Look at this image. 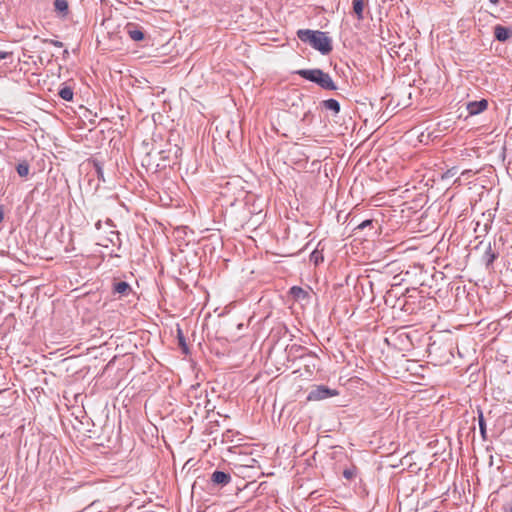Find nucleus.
<instances>
[{
  "mask_svg": "<svg viewBox=\"0 0 512 512\" xmlns=\"http://www.w3.org/2000/svg\"><path fill=\"white\" fill-rule=\"evenodd\" d=\"M297 37L304 43H308L312 48L319 51L322 55L329 54L332 49V40L326 32L310 29H299Z\"/></svg>",
  "mask_w": 512,
  "mask_h": 512,
  "instance_id": "obj_1",
  "label": "nucleus"
},
{
  "mask_svg": "<svg viewBox=\"0 0 512 512\" xmlns=\"http://www.w3.org/2000/svg\"><path fill=\"white\" fill-rule=\"evenodd\" d=\"M60 421L65 430L72 428L77 437H98V429L92 418H60Z\"/></svg>",
  "mask_w": 512,
  "mask_h": 512,
  "instance_id": "obj_2",
  "label": "nucleus"
},
{
  "mask_svg": "<svg viewBox=\"0 0 512 512\" xmlns=\"http://www.w3.org/2000/svg\"><path fill=\"white\" fill-rule=\"evenodd\" d=\"M305 80L316 83L324 90L334 91L337 86L331 76L319 68L315 69H300L295 72Z\"/></svg>",
  "mask_w": 512,
  "mask_h": 512,
  "instance_id": "obj_3",
  "label": "nucleus"
},
{
  "mask_svg": "<svg viewBox=\"0 0 512 512\" xmlns=\"http://www.w3.org/2000/svg\"><path fill=\"white\" fill-rule=\"evenodd\" d=\"M339 395L340 392L338 389L320 384L310 387L306 399L309 402H320Z\"/></svg>",
  "mask_w": 512,
  "mask_h": 512,
  "instance_id": "obj_4",
  "label": "nucleus"
},
{
  "mask_svg": "<svg viewBox=\"0 0 512 512\" xmlns=\"http://www.w3.org/2000/svg\"><path fill=\"white\" fill-rule=\"evenodd\" d=\"M293 349H295L296 352H302L299 355V357L302 359H307V364L305 365V368L307 372L312 374L316 370L315 360L317 358V355L303 346H292L291 350Z\"/></svg>",
  "mask_w": 512,
  "mask_h": 512,
  "instance_id": "obj_5",
  "label": "nucleus"
},
{
  "mask_svg": "<svg viewBox=\"0 0 512 512\" xmlns=\"http://www.w3.org/2000/svg\"><path fill=\"white\" fill-rule=\"evenodd\" d=\"M488 107V101L481 99L479 101H471L467 104V111L469 115H477L485 111Z\"/></svg>",
  "mask_w": 512,
  "mask_h": 512,
  "instance_id": "obj_6",
  "label": "nucleus"
},
{
  "mask_svg": "<svg viewBox=\"0 0 512 512\" xmlns=\"http://www.w3.org/2000/svg\"><path fill=\"white\" fill-rule=\"evenodd\" d=\"M126 32L128 34V36L133 40V41H142L144 38H145V34H144V31L143 29L134 24V23H128L127 26H126Z\"/></svg>",
  "mask_w": 512,
  "mask_h": 512,
  "instance_id": "obj_7",
  "label": "nucleus"
},
{
  "mask_svg": "<svg viewBox=\"0 0 512 512\" xmlns=\"http://www.w3.org/2000/svg\"><path fill=\"white\" fill-rule=\"evenodd\" d=\"M211 481L213 484L223 487L230 483L231 475L224 471L216 470L211 475Z\"/></svg>",
  "mask_w": 512,
  "mask_h": 512,
  "instance_id": "obj_8",
  "label": "nucleus"
},
{
  "mask_svg": "<svg viewBox=\"0 0 512 512\" xmlns=\"http://www.w3.org/2000/svg\"><path fill=\"white\" fill-rule=\"evenodd\" d=\"M494 37L500 42H505L512 37V30L502 25H496L494 27Z\"/></svg>",
  "mask_w": 512,
  "mask_h": 512,
  "instance_id": "obj_9",
  "label": "nucleus"
},
{
  "mask_svg": "<svg viewBox=\"0 0 512 512\" xmlns=\"http://www.w3.org/2000/svg\"><path fill=\"white\" fill-rule=\"evenodd\" d=\"M54 11L59 18H66L69 14V4L67 0H54Z\"/></svg>",
  "mask_w": 512,
  "mask_h": 512,
  "instance_id": "obj_10",
  "label": "nucleus"
},
{
  "mask_svg": "<svg viewBox=\"0 0 512 512\" xmlns=\"http://www.w3.org/2000/svg\"><path fill=\"white\" fill-rule=\"evenodd\" d=\"M131 292L130 285L125 281H119L113 285V293L121 296H127Z\"/></svg>",
  "mask_w": 512,
  "mask_h": 512,
  "instance_id": "obj_11",
  "label": "nucleus"
},
{
  "mask_svg": "<svg viewBox=\"0 0 512 512\" xmlns=\"http://www.w3.org/2000/svg\"><path fill=\"white\" fill-rule=\"evenodd\" d=\"M497 258H498V253L495 252L492 249L491 244H489L487 249L484 252V255H483V261H484L486 267L487 268L490 267Z\"/></svg>",
  "mask_w": 512,
  "mask_h": 512,
  "instance_id": "obj_12",
  "label": "nucleus"
},
{
  "mask_svg": "<svg viewBox=\"0 0 512 512\" xmlns=\"http://www.w3.org/2000/svg\"><path fill=\"white\" fill-rule=\"evenodd\" d=\"M321 106L326 109L332 111L334 114H338L340 112V103L335 99H327L321 102Z\"/></svg>",
  "mask_w": 512,
  "mask_h": 512,
  "instance_id": "obj_13",
  "label": "nucleus"
},
{
  "mask_svg": "<svg viewBox=\"0 0 512 512\" xmlns=\"http://www.w3.org/2000/svg\"><path fill=\"white\" fill-rule=\"evenodd\" d=\"M367 2H368V0H353L352 1L353 11L356 14L358 20L364 19L363 10H364V6Z\"/></svg>",
  "mask_w": 512,
  "mask_h": 512,
  "instance_id": "obj_14",
  "label": "nucleus"
},
{
  "mask_svg": "<svg viewBox=\"0 0 512 512\" xmlns=\"http://www.w3.org/2000/svg\"><path fill=\"white\" fill-rule=\"evenodd\" d=\"M58 95L60 96V98H62L65 101H72L73 100V96H74V92H73V89L71 87L63 86V87L60 88V90L58 92Z\"/></svg>",
  "mask_w": 512,
  "mask_h": 512,
  "instance_id": "obj_15",
  "label": "nucleus"
},
{
  "mask_svg": "<svg viewBox=\"0 0 512 512\" xmlns=\"http://www.w3.org/2000/svg\"><path fill=\"white\" fill-rule=\"evenodd\" d=\"M357 474H358V468L354 464H351L349 467H347L343 470V477L349 481L355 479Z\"/></svg>",
  "mask_w": 512,
  "mask_h": 512,
  "instance_id": "obj_16",
  "label": "nucleus"
},
{
  "mask_svg": "<svg viewBox=\"0 0 512 512\" xmlns=\"http://www.w3.org/2000/svg\"><path fill=\"white\" fill-rule=\"evenodd\" d=\"M16 171L20 177H26L29 174L30 166L27 161H22L16 166Z\"/></svg>",
  "mask_w": 512,
  "mask_h": 512,
  "instance_id": "obj_17",
  "label": "nucleus"
},
{
  "mask_svg": "<svg viewBox=\"0 0 512 512\" xmlns=\"http://www.w3.org/2000/svg\"><path fill=\"white\" fill-rule=\"evenodd\" d=\"M290 294L295 298V299H304L308 296V293L302 289L301 287L299 286H293L291 289H290Z\"/></svg>",
  "mask_w": 512,
  "mask_h": 512,
  "instance_id": "obj_18",
  "label": "nucleus"
},
{
  "mask_svg": "<svg viewBox=\"0 0 512 512\" xmlns=\"http://www.w3.org/2000/svg\"><path fill=\"white\" fill-rule=\"evenodd\" d=\"M479 429L481 436L484 440L487 439V430H486V418H478Z\"/></svg>",
  "mask_w": 512,
  "mask_h": 512,
  "instance_id": "obj_19",
  "label": "nucleus"
},
{
  "mask_svg": "<svg viewBox=\"0 0 512 512\" xmlns=\"http://www.w3.org/2000/svg\"><path fill=\"white\" fill-rule=\"evenodd\" d=\"M178 341H179V345L182 348L183 352L185 354H187L189 350H188L187 344L185 342V338L180 329H178Z\"/></svg>",
  "mask_w": 512,
  "mask_h": 512,
  "instance_id": "obj_20",
  "label": "nucleus"
},
{
  "mask_svg": "<svg viewBox=\"0 0 512 512\" xmlns=\"http://www.w3.org/2000/svg\"><path fill=\"white\" fill-rule=\"evenodd\" d=\"M111 237L109 238V241L112 243L113 246H120V234L117 231H111Z\"/></svg>",
  "mask_w": 512,
  "mask_h": 512,
  "instance_id": "obj_21",
  "label": "nucleus"
},
{
  "mask_svg": "<svg viewBox=\"0 0 512 512\" xmlns=\"http://www.w3.org/2000/svg\"><path fill=\"white\" fill-rule=\"evenodd\" d=\"M341 426V423L340 422H337L336 425H333V426H330V425H326V424H322L321 425V428H323V431L324 432H329V431H334L336 430L337 428H339Z\"/></svg>",
  "mask_w": 512,
  "mask_h": 512,
  "instance_id": "obj_22",
  "label": "nucleus"
},
{
  "mask_svg": "<svg viewBox=\"0 0 512 512\" xmlns=\"http://www.w3.org/2000/svg\"><path fill=\"white\" fill-rule=\"evenodd\" d=\"M42 42L49 43L55 47H63V43L61 41L54 40V39H42Z\"/></svg>",
  "mask_w": 512,
  "mask_h": 512,
  "instance_id": "obj_23",
  "label": "nucleus"
},
{
  "mask_svg": "<svg viewBox=\"0 0 512 512\" xmlns=\"http://www.w3.org/2000/svg\"><path fill=\"white\" fill-rule=\"evenodd\" d=\"M372 224H373V220H365L361 224H359L357 228L363 230L364 228H366L367 226H370Z\"/></svg>",
  "mask_w": 512,
  "mask_h": 512,
  "instance_id": "obj_24",
  "label": "nucleus"
},
{
  "mask_svg": "<svg viewBox=\"0 0 512 512\" xmlns=\"http://www.w3.org/2000/svg\"><path fill=\"white\" fill-rule=\"evenodd\" d=\"M503 512H512V500L503 506Z\"/></svg>",
  "mask_w": 512,
  "mask_h": 512,
  "instance_id": "obj_25",
  "label": "nucleus"
},
{
  "mask_svg": "<svg viewBox=\"0 0 512 512\" xmlns=\"http://www.w3.org/2000/svg\"><path fill=\"white\" fill-rule=\"evenodd\" d=\"M11 52L6 51H0V61L6 59L7 57L11 56Z\"/></svg>",
  "mask_w": 512,
  "mask_h": 512,
  "instance_id": "obj_26",
  "label": "nucleus"
},
{
  "mask_svg": "<svg viewBox=\"0 0 512 512\" xmlns=\"http://www.w3.org/2000/svg\"><path fill=\"white\" fill-rule=\"evenodd\" d=\"M318 259H319V256L317 254V251H314L312 254H311V260H313L316 264L318 263Z\"/></svg>",
  "mask_w": 512,
  "mask_h": 512,
  "instance_id": "obj_27",
  "label": "nucleus"
},
{
  "mask_svg": "<svg viewBox=\"0 0 512 512\" xmlns=\"http://www.w3.org/2000/svg\"><path fill=\"white\" fill-rule=\"evenodd\" d=\"M96 169H97V175H98V178L99 179H103V171L101 169V167H99L98 165L96 166Z\"/></svg>",
  "mask_w": 512,
  "mask_h": 512,
  "instance_id": "obj_28",
  "label": "nucleus"
},
{
  "mask_svg": "<svg viewBox=\"0 0 512 512\" xmlns=\"http://www.w3.org/2000/svg\"><path fill=\"white\" fill-rule=\"evenodd\" d=\"M3 219H4V212H3L2 206H0V223L3 221Z\"/></svg>",
  "mask_w": 512,
  "mask_h": 512,
  "instance_id": "obj_29",
  "label": "nucleus"
},
{
  "mask_svg": "<svg viewBox=\"0 0 512 512\" xmlns=\"http://www.w3.org/2000/svg\"><path fill=\"white\" fill-rule=\"evenodd\" d=\"M101 225H102V224H101V221H100V220H99V221H97V222H96V224H95L96 229H98V230H99V229L101 228Z\"/></svg>",
  "mask_w": 512,
  "mask_h": 512,
  "instance_id": "obj_30",
  "label": "nucleus"
},
{
  "mask_svg": "<svg viewBox=\"0 0 512 512\" xmlns=\"http://www.w3.org/2000/svg\"><path fill=\"white\" fill-rule=\"evenodd\" d=\"M205 408H206L207 414H209L211 411H213V409H211V407H207V405L205 406Z\"/></svg>",
  "mask_w": 512,
  "mask_h": 512,
  "instance_id": "obj_31",
  "label": "nucleus"
},
{
  "mask_svg": "<svg viewBox=\"0 0 512 512\" xmlns=\"http://www.w3.org/2000/svg\"><path fill=\"white\" fill-rule=\"evenodd\" d=\"M68 55H69V52H68V50H67V49H65V50L63 51V56H64V57H66V56H68Z\"/></svg>",
  "mask_w": 512,
  "mask_h": 512,
  "instance_id": "obj_32",
  "label": "nucleus"
},
{
  "mask_svg": "<svg viewBox=\"0 0 512 512\" xmlns=\"http://www.w3.org/2000/svg\"><path fill=\"white\" fill-rule=\"evenodd\" d=\"M492 3H497L498 0H490Z\"/></svg>",
  "mask_w": 512,
  "mask_h": 512,
  "instance_id": "obj_33",
  "label": "nucleus"
},
{
  "mask_svg": "<svg viewBox=\"0 0 512 512\" xmlns=\"http://www.w3.org/2000/svg\"><path fill=\"white\" fill-rule=\"evenodd\" d=\"M217 415H218L219 417H222V416H223V415H222V414H220V413H217Z\"/></svg>",
  "mask_w": 512,
  "mask_h": 512,
  "instance_id": "obj_34",
  "label": "nucleus"
}]
</instances>
